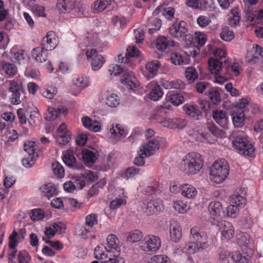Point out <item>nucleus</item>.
Here are the masks:
<instances>
[{
  "instance_id": "nucleus-1",
  "label": "nucleus",
  "mask_w": 263,
  "mask_h": 263,
  "mask_svg": "<svg viewBox=\"0 0 263 263\" xmlns=\"http://www.w3.org/2000/svg\"><path fill=\"white\" fill-rule=\"evenodd\" d=\"M203 162L201 156L198 153H190L183 159L181 169L188 175H195L202 168Z\"/></svg>"
},
{
  "instance_id": "nucleus-2",
  "label": "nucleus",
  "mask_w": 263,
  "mask_h": 263,
  "mask_svg": "<svg viewBox=\"0 0 263 263\" xmlns=\"http://www.w3.org/2000/svg\"><path fill=\"white\" fill-rule=\"evenodd\" d=\"M229 174V167L225 159L216 161L210 170L211 179L216 183L224 181Z\"/></svg>"
},
{
  "instance_id": "nucleus-3",
  "label": "nucleus",
  "mask_w": 263,
  "mask_h": 263,
  "mask_svg": "<svg viewBox=\"0 0 263 263\" xmlns=\"http://www.w3.org/2000/svg\"><path fill=\"white\" fill-rule=\"evenodd\" d=\"M57 8L60 12L69 13L74 10L78 15L83 14L85 8L81 2L76 0H58Z\"/></svg>"
},
{
  "instance_id": "nucleus-4",
  "label": "nucleus",
  "mask_w": 263,
  "mask_h": 263,
  "mask_svg": "<svg viewBox=\"0 0 263 263\" xmlns=\"http://www.w3.org/2000/svg\"><path fill=\"white\" fill-rule=\"evenodd\" d=\"M233 144L239 151L240 153L250 157L254 156L255 148L246 138L241 136L236 137L233 140Z\"/></svg>"
},
{
  "instance_id": "nucleus-5",
  "label": "nucleus",
  "mask_w": 263,
  "mask_h": 263,
  "mask_svg": "<svg viewBox=\"0 0 263 263\" xmlns=\"http://www.w3.org/2000/svg\"><path fill=\"white\" fill-rule=\"evenodd\" d=\"M161 246L160 239L154 236L149 235L144 238L141 242V249L145 252H156Z\"/></svg>"
},
{
  "instance_id": "nucleus-6",
  "label": "nucleus",
  "mask_w": 263,
  "mask_h": 263,
  "mask_svg": "<svg viewBox=\"0 0 263 263\" xmlns=\"http://www.w3.org/2000/svg\"><path fill=\"white\" fill-rule=\"evenodd\" d=\"M144 212L148 215L154 214L162 210L163 205L160 199H152L149 201L145 200L142 206Z\"/></svg>"
},
{
  "instance_id": "nucleus-7",
  "label": "nucleus",
  "mask_w": 263,
  "mask_h": 263,
  "mask_svg": "<svg viewBox=\"0 0 263 263\" xmlns=\"http://www.w3.org/2000/svg\"><path fill=\"white\" fill-rule=\"evenodd\" d=\"M187 32L186 23L181 21L179 23L176 22L169 28L170 34L175 38L184 36Z\"/></svg>"
},
{
  "instance_id": "nucleus-8",
  "label": "nucleus",
  "mask_w": 263,
  "mask_h": 263,
  "mask_svg": "<svg viewBox=\"0 0 263 263\" xmlns=\"http://www.w3.org/2000/svg\"><path fill=\"white\" fill-rule=\"evenodd\" d=\"M208 64L210 67V71L212 73L215 74V76L218 74L222 68L226 67V70L227 71L230 67V65L228 63L227 60H225L223 63L219 60L215 59L212 58L209 59Z\"/></svg>"
},
{
  "instance_id": "nucleus-9",
  "label": "nucleus",
  "mask_w": 263,
  "mask_h": 263,
  "mask_svg": "<svg viewBox=\"0 0 263 263\" xmlns=\"http://www.w3.org/2000/svg\"><path fill=\"white\" fill-rule=\"evenodd\" d=\"M170 237L174 242H178L182 237V229L175 220L171 222L170 226Z\"/></svg>"
},
{
  "instance_id": "nucleus-10",
  "label": "nucleus",
  "mask_w": 263,
  "mask_h": 263,
  "mask_svg": "<svg viewBox=\"0 0 263 263\" xmlns=\"http://www.w3.org/2000/svg\"><path fill=\"white\" fill-rule=\"evenodd\" d=\"M159 148V142L157 140L152 139L149 140L146 144L143 145V149H140V154L145 155V157H149L153 154V151Z\"/></svg>"
},
{
  "instance_id": "nucleus-11",
  "label": "nucleus",
  "mask_w": 263,
  "mask_h": 263,
  "mask_svg": "<svg viewBox=\"0 0 263 263\" xmlns=\"http://www.w3.org/2000/svg\"><path fill=\"white\" fill-rule=\"evenodd\" d=\"M53 32H49L46 36L43 37L41 43V46L45 51L51 50L57 46L56 39L54 37Z\"/></svg>"
},
{
  "instance_id": "nucleus-12",
  "label": "nucleus",
  "mask_w": 263,
  "mask_h": 263,
  "mask_svg": "<svg viewBox=\"0 0 263 263\" xmlns=\"http://www.w3.org/2000/svg\"><path fill=\"white\" fill-rule=\"evenodd\" d=\"M40 190L48 199L50 197L57 195L58 192L55 185L51 183L43 185L40 187Z\"/></svg>"
},
{
  "instance_id": "nucleus-13",
  "label": "nucleus",
  "mask_w": 263,
  "mask_h": 263,
  "mask_svg": "<svg viewBox=\"0 0 263 263\" xmlns=\"http://www.w3.org/2000/svg\"><path fill=\"white\" fill-rule=\"evenodd\" d=\"M76 149V148L73 147L68 149L67 153L63 157V160L65 164L70 167H72L73 164L76 163L77 160L74 156Z\"/></svg>"
},
{
  "instance_id": "nucleus-14",
  "label": "nucleus",
  "mask_w": 263,
  "mask_h": 263,
  "mask_svg": "<svg viewBox=\"0 0 263 263\" xmlns=\"http://www.w3.org/2000/svg\"><path fill=\"white\" fill-rule=\"evenodd\" d=\"M209 210L211 214L215 216H220L221 214H224L222 211V206L219 201H212L209 205Z\"/></svg>"
},
{
  "instance_id": "nucleus-15",
  "label": "nucleus",
  "mask_w": 263,
  "mask_h": 263,
  "mask_svg": "<svg viewBox=\"0 0 263 263\" xmlns=\"http://www.w3.org/2000/svg\"><path fill=\"white\" fill-rule=\"evenodd\" d=\"M45 51L42 46L36 47L32 50V56L37 61L45 62L47 57Z\"/></svg>"
},
{
  "instance_id": "nucleus-16",
  "label": "nucleus",
  "mask_w": 263,
  "mask_h": 263,
  "mask_svg": "<svg viewBox=\"0 0 263 263\" xmlns=\"http://www.w3.org/2000/svg\"><path fill=\"white\" fill-rule=\"evenodd\" d=\"M212 117L214 120L222 127L224 126L228 120L226 112L222 110H213Z\"/></svg>"
},
{
  "instance_id": "nucleus-17",
  "label": "nucleus",
  "mask_w": 263,
  "mask_h": 263,
  "mask_svg": "<svg viewBox=\"0 0 263 263\" xmlns=\"http://www.w3.org/2000/svg\"><path fill=\"white\" fill-rule=\"evenodd\" d=\"M124 237L127 241L135 243L140 241L142 238L143 234L140 231L136 230L125 234Z\"/></svg>"
},
{
  "instance_id": "nucleus-18",
  "label": "nucleus",
  "mask_w": 263,
  "mask_h": 263,
  "mask_svg": "<svg viewBox=\"0 0 263 263\" xmlns=\"http://www.w3.org/2000/svg\"><path fill=\"white\" fill-rule=\"evenodd\" d=\"M82 157L84 161L88 163H94L97 159V155L96 153L89 150L88 149H84L82 151Z\"/></svg>"
},
{
  "instance_id": "nucleus-19",
  "label": "nucleus",
  "mask_w": 263,
  "mask_h": 263,
  "mask_svg": "<svg viewBox=\"0 0 263 263\" xmlns=\"http://www.w3.org/2000/svg\"><path fill=\"white\" fill-rule=\"evenodd\" d=\"M232 115V120L234 125L237 127H241L245 118L243 111L240 112L233 111Z\"/></svg>"
},
{
  "instance_id": "nucleus-20",
  "label": "nucleus",
  "mask_w": 263,
  "mask_h": 263,
  "mask_svg": "<svg viewBox=\"0 0 263 263\" xmlns=\"http://www.w3.org/2000/svg\"><path fill=\"white\" fill-rule=\"evenodd\" d=\"M182 195L187 198H192L197 194L196 189L191 185L184 184L181 188Z\"/></svg>"
},
{
  "instance_id": "nucleus-21",
  "label": "nucleus",
  "mask_w": 263,
  "mask_h": 263,
  "mask_svg": "<svg viewBox=\"0 0 263 263\" xmlns=\"http://www.w3.org/2000/svg\"><path fill=\"white\" fill-rule=\"evenodd\" d=\"M157 49L160 51L164 52L165 50L169 47V43L167 39L163 36H159L156 41Z\"/></svg>"
},
{
  "instance_id": "nucleus-22",
  "label": "nucleus",
  "mask_w": 263,
  "mask_h": 263,
  "mask_svg": "<svg viewBox=\"0 0 263 263\" xmlns=\"http://www.w3.org/2000/svg\"><path fill=\"white\" fill-rule=\"evenodd\" d=\"M110 0L96 1L93 5L94 12L98 13L101 12L106 8V6L110 4Z\"/></svg>"
},
{
  "instance_id": "nucleus-23",
  "label": "nucleus",
  "mask_w": 263,
  "mask_h": 263,
  "mask_svg": "<svg viewBox=\"0 0 263 263\" xmlns=\"http://www.w3.org/2000/svg\"><path fill=\"white\" fill-rule=\"evenodd\" d=\"M167 97L172 103L176 106L182 104L184 101L183 97L178 93H168Z\"/></svg>"
},
{
  "instance_id": "nucleus-24",
  "label": "nucleus",
  "mask_w": 263,
  "mask_h": 263,
  "mask_svg": "<svg viewBox=\"0 0 263 263\" xmlns=\"http://www.w3.org/2000/svg\"><path fill=\"white\" fill-rule=\"evenodd\" d=\"M71 133L69 130H66L65 133L59 135L57 137V142L61 145H65L71 139Z\"/></svg>"
},
{
  "instance_id": "nucleus-25",
  "label": "nucleus",
  "mask_w": 263,
  "mask_h": 263,
  "mask_svg": "<svg viewBox=\"0 0 263 263\" xmlns=\"http://www.w3.org/2000/svg\"><path fill=\"white\" fill-rule=\"evenodd\" d=\"M221 39L226 42H229L233 40L234 33L232 31H230L229 27H226L222 29L220 34Z\"/></svg>"
},
{
  "instance_id": "nucleus-26",
  "label": "nucleus",
  "mask_w": 263,
  "mask_h": 263,
  "mask_svg": "<svg viewBox=\"0 0 263 263\" xmlns=\"http://www.w3.org/2000/svg\"><path fill=\"white\" fill-rule=\"evenodd\" d=\"M163 92L160 86H155L149 94V98L153 101H157L162 96Z\"/></svg>"
},
{
  "instance_id": "nucleus-27",
  "label": "nucleus",
  "mask_w": 263,
  "mask_h": 263,
  "mask_svg": "<svg viewBox=\"0 0 263 263\" xmlns=\"http://www.w3.org/2000/svg\"><path fill=\"white\" fill-rule=\"evenodd\" d=\"M92 59L91 66L94 70L100 69L105 62L104 58L101 55H96L95 57Z\"/></svg>"
},
{
  "instance_id": "nucleus-28",
  "label": "nucleus",
  "mask_w": 263,
  "mask_h": 263,
  "mask_svg": "<svg viewBox=\"0 0 263 263\" xmlns=\"http://www.w3.org/2000/svg\"><path fill=\"white\" fill-rule=\"evenodd\" d=\"M106 103L110 107H116L120 103V99L117 95L112 93L106 98Z\"/></svg>"
},
{
  "instance_id": "nucleus-29",
  "label": "nucleus",
  "mask_w": 263,
  "mask_h": 263,
  "mask_svg": "<svg viewBox=\"0 0 263 263\" xmlns=\"http://www.w3.org/2000/svg\"><path fill=\"white\" fill-rule=\"evenodd\" d=\"M35 143L33 141H27L24 144V149L28 154V156H34Z\"/></svg>"
},
{
  "instance_id": "nucleus-30",
  "label": "nucleus",
  "mask_w": 263,
  "mask_h": 263,
  "mask_svg": "<svg viewBox=\"0 0 263 263\" xmlns=\"http://www.w3.org/2000/svg\"><path fill=\"white\" fill-rule=\"evenodd\" d=\"M185 74L186 79L192 82H194L198 78L197 72L193 67L187 68L185 71Z\"/></svg>"
},
{
  "instance_id": "nucleus-31",
  "label": "nucleus",
  "mask_w": 263,
  "mask_h": 263,
  "mask_svg": "<svg viewBox=\"0 0 263 263\" xmlns=\"http://www.w3.org/2000/svg\"><path fill=\"white\" fill-rule=\"evenodd\" d=\"M52 168L54 174L59 178H63L64 176V170L61 164L58 162L52 163Z\"/></svg>"
},
{
  "instance_id": "nucleus-32",
  "label": "nucleus",
  "mask_w": 263,
  "mask_h": 263,
  "mask_svg": "<svg viewBox=\"0 0 263 263\" xmlns=\"http://www.w3.org/2000/svg\"><path fill=\"white\" fill-rule=\"evenodd\" d=\"M3 69L10 76H13L17 72V68L12 63H5L3 64Z\"/></svg>"
},
{
  "instance_id": "nucleus-33",
  "label": "nucleus",
  "mask_w": 263,
  "mask_h": 263,
  "mask_svg": "<svg viewBox=\"0 0 263 263\" xmlns=\"http://www.w3.org/2000/svg\"><path fill=\"white\" fill-rule=\"evenodd\" d=\"M160 66V62L158 61H152L146 64L145 68L149 73L155 74V72Z\"/></svg>"
},
{
  "instance_id": "nucleus-34",
  "label": "nucleus",
  "mask_w": 263,
  "mask_h": 263,
  "mask_svg": "<svg viewBox=\"0 0 263 263\" xmlns=\"http://www.w3.org/2000/svg\"><path fill=\"white\" fill-rule=\"evenodd\" d=\"M44 213L40 209H34L31 211L30 218L32 221H37L43 219Z\"/></svg>"
},
{
  "instance_id": "nucleus-35",
  "label": "nucleus",
  "mask_w": 263,
  "mask_h": 263,
  "mask_svg": "<svg viewBox=\"0 0 263 263\" xmlns=\"http://www.w3.org/2000/svg\"><path fill=\"white\" fill-rule=\"evenodd\" d=\"M190 232L194 240L197 241L198 243L204 240L205 236L203 234L202 235L199 232V230L197 227L192 228Z\"/></svg>"
},
{
  "instance_id": "nucleus-36",
  "label": "nucleus",
  "mask_w": 263,
  "mask_h": 263,
  "mask_svg": "<svg viewBox=\"0 0 263 263\" xmlns=\"http://www.w3.org/2000/svg\"><path fill=\"white\" fill-rule=\"evenodd\" d=\"M209 96L212 102L214 104H216L221 101L220 93L217 90L212 89L210 91Z\"/></svg>"
},
{
  "instance_id": "nucleus-37",
  "label": "nucleus",
  "mask_w": 263,
  "mask_h": 263,
  "mask_svg": "<svg viewBox=\"0 0 263 263\" xmlns=\"http://www.w3.org/2000/svg\"><path fill=\"white\" fill-rule=\"evenodd\" d=\"M120 82L124 85H128L130 89H132L133 87H136L135 83L132 81L130 75L128 73H124L122 76Z\"/></svg>"
},
{
  "instance_id": "nucleus-38",
  "label": "nucleus",
  "mask_w": 263,
  "mask_h": 263,
  "mask_svg": "<svg viewBox=\"0 0 263 263\" xmlns=\"http://www.w3.org/2000/svg\"><path fill=\"white\" fill-rule=\"evenodd\" d=\"M108 247L110 248H114L117 250V244L119 242L117 237L114 234H110L108 236L107 239Z\"/></svg>"
},
{
  "instance_id": "nucleus-39",
  "label": "nucleus",
  "mask_w": 263,
  "mask_h": 263,
  "mask_svg": "<svg viewBox=\"0 0 263 263\" xmlns=\"http://www.w3.org/2000/svg\"><path fill=\"white\" fill-rule=\"evenodd\" d=\"M19 263H29L30 257L26 250L21 251L17 255Z\"/></svg>"
},
{
  "instance_id": "nucleus-40",
  "label": "nucleus",
  "mask_w": 263,
  "mask_h": 263,
  "mask_svg": "<svg viewBox=\"0 0 263 263\" xmlns=\"http://www.w3.org/2000/svg\"><path fill=\"white\" fill-rule=\"evenodd\" d=\"M152 263H171L170 258L164 255H155L152 258Z\"/></svg>"
},
{
  "instance_id": "nucleus-41",
  "label": "nucleus",
  "mask_w": 263,
  "mask_h": 263,
  "mask_svg": "<svg viewBox=\"0 0 263 263\" xmlns=\"http://www.w3.org/2000/svg\"><path fill=\"white\" fill-rule=\"evenodd\" d=\"M82 175L85 181L92 182L98 180V176L95 175L94 172L91 171H86Z\"/></svg>"
},
{
  "instance_id": "nucleus-42",
  "label": "nucleus",
  "mask_w": 263,
  "mask_h": 263,
  "mask_svg": "<svg viewBox=\"0 0 263 263\" xmlns=\"http://www.w3.org/2000/svg\"><path fill=\"white\" fill-rule=\"evenodd\" d=\"M173 122V128L183 129L186 125V121L179 118H176L171 120Z\"/></svg>"
},
{
  "instance_id": "nucleus-43",
  "label": "nucleus",
  "mask_w": 263,
  "mask_h": 263,
  "mask_svg": "<svg viewBox=\"0 0 263 263\" xmlns=\"http://www.w3.org/2000/svg\"><path fill=\"white\" fill-rule=\"evenodd\" d=\"M97 216L95 214H91L86 217V224L89 227H92L93 225L97 224Z\"/></svg>"
},
{
  "instance_id": "nucleus-44",
  "label": "nucleus",
  "mask_w": 263,
  "mask_h": 263,
  "mask_svg": "<svg viewBox=\"0 0 263 263\" xmlns=\"http://www.w3.org/2000/svg\"><path fill=\"white\" fill-rule=\"evenodd\" d=\"M171 59L175 65H180L183 63L182 57L177 52H173L171 54Z\"/></svg>"
},
{
  "instance_id": "nucleus-45",
  "label": "nucleus",
  "mask_w": 263,
  "mask_h": 263,
  "mask_svg": "<svg viewBox=\"0 0 263 263\" xmlns=\"http://www.w3.org/2000/svg\"><path fill=\"white\" fill-rule=\"evenodd\" d=\"M238 211V208L236 205H230L227 208V216L232 218L236 217Z\"/></svg>"
},
{
  "instance_id": "nucleus-46",
  "label": "nucleus",
  "mask_w": 263,
  "mask_h": 263,
  "mask_svg": "<svg viewBox=\"0 0 263 263\" xmlns=\"http://www.w3.org/2000/svg\"><path fill=\"white\" fill-rule=\"evenodd\" d=\"M232 203L236 204V205L242 207L246 204V199L240 195L235 196V198H232Z\"/></svg>"
},
{
  "instance_id": "nucleus-47",
  "label": "nucleus",
  "mask_w": 263,
  "mask_h": 263,
  "mask_svg": "<svg viewBox=\"0 0 263 263\" xmlns=\"http://www.w3.org/2000/svg\"><path fill=\"white\" fill-rule=\"evenodd\" d=\"M52 226L55 233L59 234L64 233L66 229L65 225L61 222H54Z\"/></svg>"
},
{
  "instance_id": "nucleus-48",
  "label": "nucleus",
  "mask_w": 263,
  "mask_h": 263,
  "mask_svg": "<svg viewBox=\"0 0 263 263\" xmlns=\"http://www.w3.org/2000/svg\"><path fill=\"white\" fill-rule=\"evenodd\" d=\"M139 171V168H136L134 166H130L126 170L125 175L127 178H132L135 175L138 174Z\"/></svg>"
},
{
  "instance_id": "nucleus-49",
  "label": "nucleus",
  "mask_w": 263,
  "mask_h": 263,
  "mask_svg": "<svg viewBox=\"0 0 263 263\" xmlns=\"http://www.w3.org/2000/svg\"><path fill=\"white\" fill-rule=\"evenodd\" d=\"M57 89L55 87H51L50 89H47L43 93L44 97L51 99L53 96L56 94Z\"/></svg>"
},
{
  "instance_id": "nucleus-50",
  "label": "nucleus",
  "mask_w": 263,
  "mask_h": 263,
  "mask_svg": "<svg viewBox=\"0 0 263 263\" xmlns=\"http://www.w3.org/2000/svg\"><path fill=\"white\" fill-rule=\"evenodd\" d=\"M87 140V137L86 134H79L76 139V142L77 145L83 146L85 144Z\"/></svg>"
},
{
  "instance_id": "nucleus-51",
  "label": "nucleus",
  "mask_w": 263,
  "mask_h": 263,
  "mask_svg": "<svg viewBox=\"0 0 263 263\" xmlns=\"http://www.w3.org/2000/svg\"><path fill=\"white\" fill-rule=\"evenodd\" d=\"M49 116L45 117L46 121H50L55 120L58 117V114L53 107H49L48 109Z\"/></svg>"
},
{
  "instance_id": "nucleus-52",
  "label": "nucleus",
  "mask_w": 263,
  "mask_h": 263,
  "mask_svg": "<svg viewBox=\"0 0 263 263\" xmlns=\"http://www.w3.org/2000/svg\"><path fill=\"white\" fill-rule=\"evenodd\" d=\"M201 7L212 10L214 8V3L212 0H202L200 3Z\"/></svg>"
},
{
  "instance_id": "nucleus-53",
  "label": "nucleus",
  "mask_w": 263,
  "mask_h": 263,
  "mask_svg": "<svg viewBox=\"0 0 263 263\" xmlns=\"http://www.w3.org/2000/svg\"><path fill=\"white\" fill-rule=\"evenodd\" d=\"M195 39L199 45L202 46L206 42L205 35L200 32H195Z\"/></svg>"
},
{
  "instance_id": "nucleus-54",
  "label": "nucleus",
  "mask_w": 263,
  "mask_h": 263,
  "mask_svg": "<svg viewBox=\"0 0 263 263\" xmlns=\"http://www.w3.org/2000/svg\"><path fill=\"white\" fill-rule=\"evenodd\" d=\"M124 200L121 198H117L110 202V208L111 209H116L123 204Z\"/></svg>"
},
{
  "instance_id": "nucleus-55",
  "label": "nucleus",
  "mask_w": 263,
  "mask_h": 263,
  "mask_svg": "<svg viewBox=\"0 0 263 263\" xmlns=\"http://www.w3.org/2000/svg\"><path fill=\"white\" fill-rule=\"evenodd\" d=\"M23 164L26 167H30L34 164V157L28 156V158H24L22 160Z\"/></svg>"
},
{
  "instance_id": "nucleus-56",
  "label": "nucleus",
  "mask_w": 263,
  "mask_h": 263,
  "mask_svg": "<svg viewBox=\"0 0 263 263\" xmlns=\"http://www.w3.org/2000/svg\"><path fill=\"white\" fill-rule=\"evenodd\" d=\"M127 53L128 56L130 57H135L138 55L139 50L138 49L134 46H129L127 48Z\"/></svg>"
},
{
  "instance_id": "nucleus-57",
  "label": "nucleus",
  "mask_w": 263,
  "mask_h": 263,
  "mask_svg": "<svg viewBox=\"0 0 263 263\" xmlns=\"http://www.w3.org/2000/svg\"><path fill=\"white\" fill-rule=\"evenodd\" d=\"M50 204L52 207L55 209H59L63 207V200L60 198H57L55 199L52 200L50 203Z\"/></svg>"
},
{
  "instance_id": "nucleus-58",
  "label": "nucleus",
  "mask_w": 263,
  "mask_h": 263,
  "mask_svg": "<svg viewBox=\"0 0 263 263\" xmlns=\"http://www.w3.org/2000/svg\"><path fill=\"white\" fill-rule=\"evenodd\" d=\"M217 226L219 228V231L220 232L221 229H224V230L232 229V226L231 224L226 221L219 222Z\"/></svg>"
},
{
  "instance_id": "nucleus-59",
  "label": "nucleus",
  "mask_w": 263,
  "mask_h": 263,
  "mask_svg": "<svg viewBox=\"0 0 263 263\" xmlns=\"http://www.w3.org/2000/svg\"><path fill=\"white\" fill-rule=\"evenodd\" d=\"M187 247L186 249L190 253H194L196 250L199 249V244L196 242L189 243V245H187Z\"/></svg>"
},
{
  "instance_id": "nucleus-60",
  "label": "nucleus",
  "mask_w": 263,
  "mask_h": 263,
  "mask_svg": "<svg viewBox=\"0 0 263 263\" xmlns=\"http://www.w3.org/2000/svg\"><path fill=\"white\" fill-rule=\"evenodd\" d=\"M221 233L223 237L229 239L233 237L234 231L233 229L226 230L221 229Z\"/></svg>"
},
{
  "instance_id": "nucleus-61",
  "label": "nucleus",
  "mask_w": 263,
  "mask_h": 263,
  "mask_svg": "<svg viewBox=\"0 0 263 263\" xmlns=\"http://www.w3.org/2000/svg\"><path fill=\"white\" fill-rule=\"evenodd\" d=\"M64 190L68 192H72L76 189V186L71 181L65 182L63 185Z\"/></svg>"
},
{
  "instance_id": "nucleus-62",
  "label": "nucleus",
  "mask_w": 263,
  "mask_h": 263,
  "mask_svg": "<svg viewBox=\"0 0 263 263\" xmlns=\"http://www.w3.org/2000/svg\"><path fill=\"white\" fill-rule=\"evenodd\" d=\"M109 71L111 75L114 74L116 76L119 75L123 72V68L119 65H115L112 67V69H109Z\"/></svg>"
},
{
  "instance_id": "nucleus-63",
  "label": "nucleus",
  "mask_w": 263,
  "mask_h": 263,
  "mask_svg": "<svg viewBox=\"0 0 263 263\" xmlns=\"http://www.w3.org/2000/svg\"><path fill=\"white\" fill-rule=\"evenodd\" d=\"M15 182V180L13 177H6L4 181V185L6 188H9L12 186Z\"/></svg>"
},
{
  "instance_id": "nucleus-64",
  "label": "nucleus",
  "mask_w": 263,
  "mask_h": 263,
  "mask_svg": "<svg viewBox=\"0 0 263 263\" xmlns=\"http://www.w3.org/2000/svg\"><path fill=\"white\" fill-rule=\"evenodd\" d=\"M208 129L214 136H217L220 132V130L214 124L208 123Z\"/></svg>"
}]
</instances>
